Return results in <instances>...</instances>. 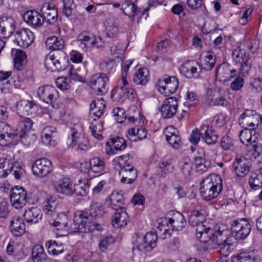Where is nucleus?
<instances>
[{
  "instance_id": "nucleus-1",
  "label": "nucleus",
  "mask_w": 262,
  "mask_h": 262,
  "mask_svg": "<svg viewBox=\"0 0 262 262\" xmlns=\"http://www.w3.org/2000/svg\"><path fill=\"white\" fill-rule=\"evenodd\" d=\"M223 189L222 178L215 174H210L202 180L200 191L202 198L210 201L216 198Z\"/></svg>"
},
{
  "instance_id": "nucleus-2",
  "label": "nucleus",
  "mask_w": 262,
  "mask_h": 262,
  "mask_svg": "<svg viewBox=\"0 0 262 262\" xmlns=\"http://www.w3.org/2000/svg\"><path fill=\"white\" fill-rule=\"evenodd\" d=\"M101 226L100 224L91 222L87 212L79 210L75 212L73 223L68 230L69 232H88L96 229L100 230Z\"/></svg>"
},
{
  "instance_id": "nucleus-3",
  "label": "nucleus",
  "mask_w": 262,
  "mask_h": 262,
  "mask_svg": "<svg viewBox=\"0 0 262 262\" xmlns=\"http://www.w3.org/2000/svg\"><path fill=\"white\" fill-rule=\"evenodd\" d=\"M203 236L200 239L202 243L210 242L221 248L220 253L224 256H227L230 251L231 244L229 238L223 236V231L214 230L210 226L207 227V231L203 233Z\"/></svg>"
},
{
  "instance_id": "nucleus-4",
  "label": "nucleus",
  "mask_w": 262,
  "mask_h": 262,
  "mask_svg": "<svg viewBox=\"0 0 262 262\" xmlns=\"http://www.w3.org/2000/svg\"><path fill=\"white\" fill-rule=\"evenodd\" d=\"M69 62L68 57L66 52L58 50L50 53L46 56L45 66L48 71L56 72L64 70Z\"/></svg>"
},
{
  "instance_id": "nucleus-5",
  "label": "nucleus",
  "mask_w": 262,
  "mask_h": 262,
  "mask_svg": "<svg viewBox=\"0 0 262 262\" xmlns=\"http://www.w3.org/2000/svg\"><path fill=\"white\" fill-rule=\"evenodd\" d=\"M251 227L246 219L235 220L231 226L232 233L237 240L245 239L250 233Z\"/></svg>"
},
{
  "instance_id": "nucleus-6",
  "label": "nucleus",
  "mask_w": 262,
  "mask_h": 262,
  "mask_svg": "<svg viewBox=\"0 0 262 262\" xmlns=\"http://www.w3.org/2000/svg\"><path fill=\"white\" fill-rule=\"evenodd\" d=\"M233 59L241 64V71L243 74H247L251 68L252 60L244 50L237 47L232 52Z\"/></svg>"
},
{
  "instance_id": "nucleus-7",
  "label": "nucleus",
  "mask_w": 262,
  "mask_h": 262,
  "mask_svg": "<svg viewBox=\"0 0 262 262\" xmlns=\"http://www.w3.org/2000/svg\"><path fill=\"white\" fill-rule=\"evenodd\" d=\"M52 169L53 166L51 162L45 158L36 160L32 165L34 175L39 178L47 177L51 173Z\"/></svg>"
},
{
  "instance_id": "nucleus-8",
  "label": "nucleus",
  "mask_w": 262,
  "mask_h": 262,
  "mask_svg": "<svg viewBox=\"0 0 262 262\" xmlns=\"http://www.w3.org/2000/svg\"><path fill=\"white\" fill-rule=\"evenodd\" d=\"M27 198V192L21 187L15 186L10 190V202L12 206L16 209L21 208L26 205Z\"/></svg>"
},
{
  "instance_id": "nucleus-9",
  "label": "nucleus",
  "mask_w": 262,
  "mask_h": 262,
  "mask_svg": "<svg viewBox=\"0 0 262 262\" xmlns=\"http://www.w3.org/2000/svg\"><path fill=\"white\" fill-rule=\"evenodd\" d=\"M108 80V78L104 74H96L91 78V86L97 95L105 94L107 91L106 84Z\"/></svg>"
},
{
  "instance_id": "nucleus-10",
  "label": "nucleus",
  "mask_w": 262,
  "mask_h": 262,
  "mask_svg": "<svg viewBox=\"0 0 262 262\" xmlns=\"http://www.w3.org/2000/svg\"><path fill=\"white\" fill-rule=\"evenodd\" d=\"M37 95L40 100L47 103H52L58 97L55 88L49 85L39 87Z\"/></svg>"
},
{
  "instance_id": "nucleus-11",
  "label": "nucleus",
  "mask_w": 262,
  "mask_h": 262,
  "mask_svg": "<svg viewBox=\"0 0 262 262\" xmlns=\"http://www.w3.org/2000/svg\"><path fill=\"white\" fill-rule=\"evenodd\" d=\"M177 99L174 97L166 98L163 102L160 112L162 117L164 119L172 118L178 110Z\"/></svg>"
},
{
  "instance_id": "nucleus-12",
  "label": "nucleus",
  "mask_w": 262,
  "mask_h": 262,
  "mask_svg": "<svg viewBox=\"0 0 262 262\" xmlns=\"http://www.w3.org/2000/svg\"><path fill=\"white\" fill-rule=\"evenodd\" d=\"M15 37L17 45L23 48L29 47L34 40L33 32L29 29L26 28L17 30Z\"/></svg>"
},
{
  "instance_id": "nucleus-13",
  "label": "nucleus",
  "mask_w": 262,
  "mask_h": 262,
  "mask_svg": "<svg viewBox=\"0 0 262 262\" xmlns=\"http://www.w3.org/2000/svg\"><path fill=\"white\" fill-rule=\"evenodd\" d=\"M16 29L14 19L11 17L3 16L0 18V37L9 38Z\"/></svg>"
},
{
  "instance_id": "nucleus-14",
  "label": "nucleus",
  "mask_w": 262,
  "mask_h": 262,
  "mask_svg": "<svg viewBox=\"0 0 262 262\" xmlns=\"http://www.w3.org/2000/svg\"><path fill=\"white\" fill-rule=\"evenodd\" d=\"M236 71L230 64L223 63L215 70V76L220 81L225 82L233 77Z\"/></svg>"
},
{
  "instance_id": "nucleus-15",
  "label": "nucleus",
  "mask_w": 262,
  "mask_h": 262,
  "mask_svg": "<svg viewBox=\"0 0 262 262\" xmlns=\"http://www.w3.org/2000/svg\"><path fill=\"white\" fill-rule=\"evenodd\" d=\"M67 144L73 147L76 144L78 148L80 150H86L88 148L89 140L81 133H79L76 131H73L71 137H69L67 139Z\"/></svg>"
},
{
  "instance_id": "nucleus-16",
  "label": "nucleus",
  "mask_w": 262,
  "mask_h": 262,
  "mask_svg": "<svg viewBox=\"0 0 262 262\" xmlns=\"http://www.w3.org/2000/svg\"><path fill=\"white\" fill-rule=\"evenodd\" d=\"M260 118V115L259 114L251 115V112L248 111L242 114L239 122L243 127L247 126V128L249 127L253 129L259 125V119Z\"/></svg>"
},
{
  "instance_id": "nucleus-17",
  "label": "nucleus",
  "mask_w": 262,
  "mask_h": 262,
  "mask_svg": "<svg viewBox=\"0 0 262 262\" xmlns=\"http://www.w3.org/2000/svg\"><path fill=\"white\" fill-rule=\"evenodd\" d=\"M232 166L238 177H244L250 171V161L243 157L236 158Z\"/></svg>"
},
{
  "instance_id": "nucleus-18",
  "label": "nucleus",
  "mask_w": 262,
  "mask_h": 262,
  "mask_svg": "<svg viewBox=\"0 0 262 262\" xmlns=\"http://www.w3.org/2000/svg\"><path fill=\"white\" fill-rule=\"evenodd\" d=\"M41 11L44 21H46L49 24H53L56 21L58 12L53 4H44L41 8Z\"/></svg>"
},
{
  "instance_id": "nucleus-19",
  "label": "nucleus",
  "mask_w": 262,
  "mask_h": 262,
  "mask_svg": "<svg viewBox=\"0 0 262 262\" xmlns=\"http://www.w3.org/2000/svg\"><path fill=\"white\" fill-rule=\"evenodd\" d=\"M119 174L122 176L121 183L131 184L136 179L138 172L134 167L127 164L121 167Z\"/></svg>"
},
{
  "instance_id": "nucleus-20",
  "label": "nucleus",
  "mask_w": 262,
  "mask_h": 262,
  "mask_svg": "<svg viewBox=\"0 0 262 262\" xmlns=\"http://www.w3.org/2000/svg\"><path fill=\"white\" fill-rule=\"evenodd\" d=\"M157 84L159 86V91L160 92L167 90L171 93H174L178 88L179 81L174 76L169 77L164 79L158 80Z\"/></svg>"
},
{
  "instance_id": "nucleus-21",
  "label": "nucleus",
  "mask_w": 262,
  "mask_h": 262,
  "mask_svg": "<svg viewBox=\"0 0 262 262\" xmlns=\"http://www.w3.org/2000/svg\"><path fill=\"white\" fill-rule=\"evenodd\" d=\"M167 216H170V226L173 230L181 231L185 227L186 221L180 212L171 211L167 213Z\"/></svg>"
},
{
  "instance_id": "nucleus-22",
  "label": "nucleus",
  "mask_w": 262,
  "mask_h": 262,
  "mask_svg": "<svg viewBox=\"0 0 262 262\" xmlns=\"http://www.w3.org/2000/svg\"><path fill=\"white\" fill-rule=\"evenodd\" d=\"M16 136L17 134L13 132L9 125L3 122L0 123V145H6Z\"/></svg>"
},
{
  "instance_id": "nucleus-23",
  "label": "nucleus",
  "mask_w": 262,
  "mask_h": 262,
  "mask_svg": "<svg viewBox=\"0 0 262 262\" xmlns=\"http://www.w3.org/2000/svg\"><path fill=\"white\" fill-rule=\"evenodd\" d=\"M115 210L116 211L112 219L113 226L115 228L125 226L129 221V216L125 209L123 207H120Z\"/></svg>"
},
{
  "instance_id": "nucleus-24",
  "label": "nucleus",
  "mask_w": 262,
  "mask_h": 262,
  "mask_svg": "<svg viewBox=\"0 0 262 262\" xmlns=\"http://www.w3.org/2000/svg\"><path fill=\"white\" fill-rule=\"evenodd\" d=\"M208 103L210 105L214 106H225L227 105L228 101L225 96L222 94L220 90L214 91H208L207 93Z\"/></svg>"
},
{
  "instance_id": "nucleus-25",
  "label": "nucleus",
  "mask_w": 262,
  "mask_h": 262,
  "mask_svg": "<svg viewBox=\"0 0 262 262\" xmlns=\"http://www.w3.org/2000/svg\"><path fill=\"white\" fill-rule=\"evenodd\" d=\"M201 135L202 139L208 145L215 144L218 140L219 136L208 125H205L201 128Z\"/></svg>"
},
{
  "instance_id": "nucleus-26",
  "label": "nucleus",
  "mask_w": 262,
  "mask_h": 262,
  "mask_svg": "<svg viewBox=\"0 0 262 262\" xmlns=\"http://www.w3.org/2000/svg\"><path fill=\"white\" fill-rule=\"evenodd\" d=\"M25 21L34 27H41L44 23L42 15L35 10L28 11L24 15Z\"/></svg>"
},
{
  "instance_id": "nucleus-27",
  "label": "nucleus",
  "mask_w": 262,
  "mask_h": 262,
  "mask_svg": "<svg viewBox=\"0 0 262 262\" xmlns=\"http://www.w3.org/2000/svg\"><path fill=\"white\" fill-rule=\"evenodd\" d=\"M56 191L59 193L71 195L73 194V184L68 178H63L54 183Z\"/></svg>"
},
{
  "instance_id": "nucleus-28",
  "label": "nucleus",
  "mask_w": 262,
  "mask_h": 262,
  "mask_svg": "<svg viewBox=\"0 0 262 262\" xmlns=\"http://www.w3.org/2000/svg\"><path fill=\"white\" fill-rule=\"evenodd\" d=\"M33 122L29 118H24L21 120L19 123L18 128L21 133L19 136L21 138L22 143L29 146L31 144V142H27V137L25 135L29 132L32 127Z\"/></svg>"
},
{
  "instance_id": "nucleus-29",
  "label": "nucleus",
  "mask_w": 262,
  "mask_h": 262,
  "mask_svg": "<svg viewBox=\"0 0 262 262\" xmlns=\"http://www.w3.org/2000/svg\"><path fill=\"white\" fill-rule=\"evenodd\" d=\"M189 223L193 226H196V236L200 239L203 236V233H205L208 226H207V222L206 221H201L200 218H198L194 215H190L189 219Z\"/></svg>"
},
{
  "instance_id": "nucleus-30",
  "label": "nucleus",
  "mask_w": 262,
  "mask_h": 262,
  "mask_svg": "<svg viewBox=\"0 0 262 262\" xmlns=\"http://www.w3.org/2000/svg\"><path fill=\"white\" fill-rule=\"evenodd\" d=\"M77 41L80 42V46L81 48H90L93 46H96L99 48V45H98L99 41H101V38L98 39L90 37L86 33L83 32L79 34L77 37Z\"/></svg>"
},
{
  "instance_id": "nucleus-31",
  "label": "nucleus",
  "mask_w": 262,
  "mask_h": 262,
  "mask_svg": "<svg viewBox=\"0 0 262 262\" xmlns=\"http://www.w3.org/2000/svg\"><path fill=\"white\" fill-rule=\"evenodd\" d=\"M140 245L145 251H150L156 247L158 239L157 235L152 232H148L144 238H141Z\"/></svg>"
},
{
  "instance_id": "nucleus-32",
  "label": "nucleus",
  "mask_w": 262,
  "mask_h": 262,
  "mask_svg": "<svg viewBox=\"0 0 262 262\" xmlns=\"http://www.w3.org/2000/svg\"><path fill=\"white\" fill-rule=\"evenodd\" d=\"M12 233L16 236H20L25 232L24 221L18 216H14L10 222Z\"/></svg>"
},
{
  "instance_id": "nucleus-33",
  "label": "nucleus",
  "mask_w": 262,
  "mask_h": 262,
  "mask_svg": "<svg viewBox=\"0 0 262 262\" xmlns=\"http://www.w3.org/2000/svg\"><path fill=\"white\" fill-rule=\"evenodd\" d=\"M49 218V223L51 225L56 227L58 230H64L68 227V217L64 214H60Z\"/></svg>"
},
{
  "instance_id": "nucleus-34",
  "label": "nucleus",
  "mask_w": 262,
  "mask_h": 262,
  "mask_svg": "<svg viewBox=\"0 0 262 262\" xmlns=\"http://www.w3.org/2000/svg\"><path fill=\"white\" fill-rule=\"evenodd\" d=\"M105 103L103 99H97L92 102L90 113L97 118H100L104 113Z\"/></svg>"
},
{
  "instance_id": "nucleus-35",
  "label": "nucleus",
  "mask_w": 262,
  "mask_h": 262,
  "mask_svg": "<svg viewBox=\"0 0 262 262\" xmlns=\"http://www.w3.org/2000/svg\"><path fill=\"white\" fill-rule=\"evenodd\" d=\"M198 67H200L198 62H188L184 64L181 70L187 78L197 77L199 76Z\"/></svg>"
},
{
  "instance_id": "nucleus-36",
  "label": "nucleus",
  "mask_w": 262,
  "mask_h": 262,
  "mask_svg": "<svg viewBox=\"0 0 262 262\" xmlns=\"http://www.w3.org/2000/svg\"><path fill=\"white\" fill-rule=\"evenodd\" d=\"M24 216L28 223H36L39 220L41 219L42 213L39 209L36 207H32L26 210Z\"/></svg>"
},
{
  "instance_id": "nucleus-37",
  "label": "nucleus",
  "mask_w": 262,
  "mask_h": 262,
  "mask_svg": "<svg viewBox=\"0 0 262 262\" xmlns=\"http://www.w3.org/2000/svg\"><path fill=\"white\" fill-rule=\"evenodd\" d=\"M58 203L55 198L50 197L47 200L43 206V209L45 214L48 217H53L57 215V212L56 211Z\"/></svg>"
},
{
  "instance_id": "nucleus-38",
  "label": "nucleus",
  "mask_w": 262,
  "mask_h": 262,
  "mask_svg": "<svg viewBox=\"0 0 262 262\" xmlns=\"http://www.w3.org/2000/svg\"><path fill=\"white\" fill-rule=\"evenodd\" d=\"M244 128V129L240 132L239 135L240 141L246 146L251 145L252 143L255 141L256 137L252 136V134L255 133V131L252 128H247V126H245Z\"/></svg>"
},
{
  "instance_id": "nucleus-39",
  "label": "nucleus",
  "mask_w": 262,
  "mask_h": 262,
  "mask_svg": "<svg viewBox=\"0 0 262 262\" xmlns=\"http://www.w3.org/2000/svg\"><path fill=\"white\" fill-rule=\"evenodd\" d=\"M149 72L146 68L138 70L134 75L133 81L138 85H145L149 80Z\"/></svg>"
},
{
  "instance_id": "nucleus-40",
  "label": "nucleus",
  "mask_w": 262,
  "mask_h": 262,
  "mask_svg": "<svg viewBox=\"0 0 262 262\" xmlns=\"http://www.w3.org/2000/svg\"><path fill=\"white\" fill-rule=\"evenodd\" d=\"M111 148L108 154H115V151H121L126 147V141L120 137H116L110 140Z\"/></svg>"
},
{
  "instance_id": "nucleus-41",
  "label": "nucleus",
  "mask_w": 262,
  "mask_h": 262,
  "mask_svg": "<svg viewBox=\"0 0 262 262\" xmlns=\"http://www.w3.org/2000/svg\"><path fill=\"white\" fill-rule=\"evenodd\" d=\"M144 119L143 116H141V113L137 107L132 106L128 110L127 121L128 123L136 124L142 121L143 123Z\"/></svg>"
},
{
  "instance_id": "nucleus-42",
  "label": "nucleus",
  "mask_w": 262,
  "mask_h": 262,
  "mask_svg": "<svg viewBox=\"0 0 262 262\" xmlns=\"http://www.w3.org/2000/svg\"><path fill=\"white\" fill-rule=\"evenodd\" d=\"M46 44L49 49L56 51L63 48L64 41L61 38L52 36L47 39Z\"/></svg>"
},
{
  "instance_id": "nucleus-43",
  "label": "nucleus",
  "mask_w": 262,
  "mask_h": 262,
  "mask_svg": "<svg viewBox=\"0 0 262 262\" xmlns=\"http://www.w3.org/2000/svg\"><path fill=\"white\" fill-rule=\"evenodd\" d=\"M128 82L126 75H122V77L118 81V86L113 91L112 96L116 99H122L125 97L124 86H127Z\"/></svg>"
},
{
  "instance_id": "nucleus-44",
  "label": "nucleus",
  "mask_w": 262,
  "mask_h": 262,
  "mask_svg": "<svg viewBox=\"0 0 262 262\" xmlns=\"http://www.w3.org/2000/svg\"><path fill=\"white\" fill-rule=\"evenodd\" d=\"M194 162L195 170L199 173L207 171L210 167V163L206 161L204 153L201 156H195Z\"/></svg>"
},
{
  "instance_id": "nucleus-45",
  "label": "nucleus",
  "mask_w": 262,
  "mask_h": 262,
  "mask_svg": "<svg viewBox=\"0 0 262 262\" xmlns=\"http://www.w3.org/2000/svg\"><path fill=\"white\" fill-rule=\"evenodd\" d=\"M26 62L27 55L25 52L19 49L16 50L14 58V67L18 70H21Z\"/></svg>"
},
{
  "instance_id": "nucleus-46",
  "label": "nucleus",
  "mask_w": 262,
  "mask_h": 262,
  "mask_svg": "<svg viewBox=\"0 0 262 262\" xmlns=\"http://www.w3.org/2000/svg\"><path fill=\"white\" fill-rule=\"evenodd\" d=\"M12 162L5 158H0V177H6L13 171L14 165Z\"/></svg>"
},
{
  "instance_id": "nucleus-47",
  "label": "nucleus",
  "mask_w": 262,
  "mask_h": 262,
  "mask_svg": "<svg viewBox=\"0 0 262 262\" xmlns=\"http://www.w3.org/2000/svg\"><path fill=\"white\" fill-rule=\"evenodd\" d=\"M35 106L34 102L27 100H23L18 102L16 105L17 111L23 115H28L30 110Z\"/></svg>"
},
{
  "instance_id": "nucleus-48",
  "label": "nucleus",
  "mask_w": 262,
  "mask_h": 262,
  "mask_svg": "<svg viewBox=\"0 0 262 262\" xmlns=\"http://www.w3.org/2000/svg\"><path fill=\"white\" fill-rule=\"evenodd\" d=\"M91 169L94 172H100L105 167V163L102 159L99 157H94L89 161Z\"/></svg>"
},
{
  "instance_id": "nucleus-49",
  "label": "nucleus",
  "mask_w": 262,
  "mask_h": 262,
  "mask_svg": "<svg viewBox=\"0 0 262 262\" xmlns=\"http://www.w3.org/2000/svg\"><path fill=\"white\" fill-rule=\"evenodd\" d=\"M106 36L113 38L116 36L118 33V25L112 20H108L104 23Z\"/></svg>"
},
{
  "instance_id": "nucleus-50",
  "label": "nucleus",
  "mask_w": 262,
  "mask_h": 262,
  "mask_svg": "<svg viewBox=\"0 0 262 262\" xmlns=\"http://www.w3.org/2000/svg\"><path fill=\"white\" fill-rule=\"evenodd\" d=\"M173 167L172 160L170 159L167 161L160 162L159 164V176L161 178H164L166 174L172 171Z\"/></svg>"
},
{
  "instance_id": "nucleus-51",
  "label": "nucleus",
  "mask_w": 262,
  "mask_h": 262,
  "mask_svg": "<svg viewBox=\"0 0 262 262\" xmlns=\"http://www.w3.org/2000/svg\"><path fill=\"white\" fill-rule=\"evenodd\" d=\"M32 256L33 260L36 262L45 260L46 254L45 253L43 247L39 245L34 246L32 248Z\"/></svg>"
},
{
  "instance_id": "nucleus-52",
  "label": "nucleus",
  "mask_w": 262,
  "mask_h": 262,
  "mask_svg": "<svg viewBox=\"0 0 262 262\" xmlns=\"http://www.w3.org/2000/svg\"><path fill=\"white\" fill-rule=\"evenodd\" d=\"M89 212L92 217H101L104 213V208L100 203L93 202L90 206Z\"/></svg>"
},
{
  "instance_id": "nucleus-53",
  "label": "nucleus",
  "mask_w": 262,
  "mask_h": 262,
  "mask_svg": "<svg viewBox=\"0 0 262 262\" xmlns=\"http://www.w3.org/2000/svg\"><path fill=\"white\" fill-rule=\"evenodd\" d=\"M203 69L206 71H210L213 69L215 63V56L212 52L207 51L204 55Z\"/></svg>"
},
{
  "instance_id": "nucleus-54",
  "label": "nucleus",
  "mask_w": 262,
  "mask_h": 262,
  "mask_svg": "<svg viewBox=\"0 0 262 262\" xmlns=\"http://www.w3.org/2000/svg\"><path fill=\"white\" fill-rule=\"evenodd\" d=\"M121 9L124 13L129 17L135 16L139 13L137 6L130 1H126L123 4Z\"/></svg>"
},
{
  "instance_id": "nucleus-55",
  "label": "nucleus",
  "mask_w": 262,
  "mask_h": 262,
  "mask_svg": "<svg viewBox=\"0 0 262 262\" xmlns=\"http://www.w3.org/2000/svg\"><path fill=\"white\" fill-rule=\"evenodd\" d=\"M123 196L116 191H113L110 195V202L111 203V207L114 209H117L123 204Z\"/></svg>"
},
{
  "instance_id": "nucleus-56",
  "label": "nucleus",
  "mask_w": 262,
  "mask_h": 262,
  "mask_svg": "<svg viewBox=\"0 0 262 262\" xmlns=\"http://www.w3.org/2000/svg\"><path fill=\"white\" fill-rule=\"evenodd\" d=\"M128 134L131 136H137L139 140L145 139L146 137L147 132L141 125L136 124V126L128 129Z\"/></svg>"
},
{
  "instance_id": "nucleus-57",
  "label": "nucleus",
  "mask_w": 262,
  "mask_h": 262,
  "mask_svg": "<svg viewBox=\"0 0 262 262\" xmlns=\"http://www.w3.org/2000/svg\"><path fill=\"white\" fill-rule=\"evenodd\" d=\"M249 184L250 187L256 190L262 187V176H258L253 171L251 173L249 180Z\"/></svg>"
},
{
  "instance_id": "nucleus-58",
  "label": "nucleus",
  "mask_w": 262,
  "mask_h": 262,
  "mask_svg": "<svg viewBox=\"0 0 262 262\" xmlns=\"http://www.w3.org/2000/svg\"><path fill=\"white\" fill-rule=\"evenodd\" d=\"M48 251L53 255H58L63 251V247L62 244L58 245L55 241H50L46 244Z\"/></svg>"
},
{
  "instance_id": "nucleus-59",
  "label": "nucleus",
  "mask_w": 262,
  "mask_h": 262,
  "mask_svg": "<svg viewBox=\"0 0 262 262\" xmlns=\"http://www.w3.org/2000/svg\"><path fill=\"white\" fill-rule=\"evenodd\" d=\"M235 141L228 136H224L221 141V146L225 150H232L234 148Z\"/></svg>"
},
{
  "instance_id": "nucleus-60",
  "label": "nucleus",
  "mask_w": 262,
  "mask_h": 262,
  "mask_svg": "<svg viewBox=\"0 0 262 262\" xmlns=\"http://www.w3.org/2000/svg\"><path fill=\"white\" fill-rule=\"evenodd\" d=\"M256 257L250 253L241 252L236 257V262H255Z\"/></svg>"
},
{
  "instance_id": "nucleus-61",
  "label": "nucleus",
  "mask_w": 262,
  "mask_h": 262,
  "mask_svg": "<svg viewBox=\"0 0 262 262\" xmlns=\"http://www.w3.org/2000/svg\"><path fill=\"white\" fill-rule=\"evenodd\" d=\"M63 13L67 17L72 15L74 9L75 8V5L74 3L73 0H63Z\"/></svg>"
},
{
  "instance_id": "nucleus-62",
  "label": "nucleus",
  "mask_w": 262,
  "mask_h": 262,
  "mask_svg": "<svg viewBox=\"0 0 262 262\" xmlns=\"http://www.w3.org/2000/svg\"><path fill=\"white\" fill-rule=\"evenodd\" d=\"M141 241H142L141 237H137L136 241L133 243L132 251L133 257H139L141 255V252L144 250L141 247V245H140Z\"/></svg>"
},
{
  "instance_id": "nucleus-63",
  "label": "nucleus",
  "mask_w": 262,
  "mask_h": 262,
  "mask_svg": "<svg viewBox=\"0 0 262 262\" xmlns=\"http://www.w3.org/2000/svg\"><path fill=\"white\" fill-rule=\"evenodd\" d=\"M113 113L115 120L119 123L124 122V120L127 121L126 116L125 115V111L123 108L117 107L113 110Z\"/></svg>"
},
{
  "instance_id": "nucleus-64",
  "label": "nucleus",
  "mask_w": 262,
  "mask_h": 262,
  "mask_svg": "<svg viewBox=\"0 0 262 262\" xmlns=\"http://www.w3.org/2000/svg\"><path fill=\"white\" fill-rule=\"evenodd\" d=\"M116 64L113 59H108L100 63V67L101 69L104 72L109 73L114 70Z\"/></svg>"
}]
</instances>
